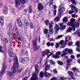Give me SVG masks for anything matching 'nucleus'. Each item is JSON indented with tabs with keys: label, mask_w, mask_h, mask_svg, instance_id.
Masks as SVG:
<instances>
[{
	"label": "nucleus",
	"mask_w": 80,
	"mask_h": 80,
	"mask_svg": "<svg viewBox=\"0 0 80 80\" xmlns=\"http://www.w3.org/2000/svg\"><path fill=\"white\" fill-rule=\"evenodd\" d=\"M18 68V58L17 56L14 57V62L12 69L10 72H8L7 75L10 76L11 78H13V75L16 73V70Z\"/></svg>",
	"instance_id": "nucleus-1"
},
{
	"label": "nucleus",
	"mask_w": 80,
	"mask_h": 80,
	"mask_svg": "<svg viewBox=\"0 0 80 80\" xmlns=\"http://www.w3.org/2000/svg\"><path fill=\"white\" fill-rule=\"evenodd\" d=\"M75 20V19L73 18H72L70 20V22L68 24V25L69 26H71V27H72L74 31H75V27H76L77 28H78L80 27L78 22H76L74 24H73Z\"/></svg>",
	"instance_id": "nucleus-2"
},
{
	"label": "nucleus",
	"mask_w": 80,
	"mask_h": 80,
	"mask_svg": "<svg viewBox=\"0 0 80 80\" xmlns=\"http://www.w3.org/2000/svg\"><path fill=\"white\" fill-rule=\"evenodd\" d=\"M63 25V23H61L59 24V25L61 27L60 28L58 27V25L57 24L55 25V26L54 27V28L55 29V33H57L59 29L61 31L64 30L65 29L66 26L65 25Z\"/></svg>",
	"instance_id": "nucleus-3"
},
{
	"label": "nucleus",
	"mask_w": 80,
	"mask_h": 80,
	"mask_svg": "<svg viewBox=\"0 0 80 80\" xmlns=\"http://www.w3.org/2000/svg\"><path fill=\"white\" fill-rule=\"evenodd\" d=\"M45 66H46V67L45 68V72H44V75L46 77L49 78L50 77V74L46 72H47V70H50V64L47 65V62H46L45 63Z\"/></svg>",
	"instance_id": "nucleus-4"
},
{
	"label": "nucleus",
	"mask_w": 80,
	"mask_h": 80,
	"mask_svg": "<svg viewBox=\"0 0 80 80\" xmlns=\"http://www.w3.org/2000/svg\"><path fill=\"white\" fill-rule=\"evenodd\" d=\"M37 38H36L35 40H33L32 42L33 47L34 51L40 49V45H38V46L37 47Z\"/></svg>",
	"instance_id": "nucleus-5"
},
{
	"label": "nucleus",
	"mask_w": 80,
	"mask_h": 80,
	"mask_svg": "<svg viewBox=\"0 0 80 80\" xmlns=\"http://www.w3.org/2000/svg\"><path fill=\"white\" fill-rule=\"evenodd\" d=\"M70 7H71V10L68 11V13L70 15H72L73 13H74L75 12H78V9L77 8V7L74 6L73 5H70Z\"/></svg>",
	"instance_id": "nucleus-6"
},
{
	"label": "nucleus",
	"mask_w": 80,
	"mask_h": 80,
	"mask_svg": "<svg viewBox=\"0 0 80 80\" xmlns=\"http://www.w3.org/2000/svg\"><path fill=\"white\" fill-rule=\"evenodd\" d=\"M63 53L62 54L61 56V57H63V56H65V55H66L68 53H67V52H68L69 53H71V54H72V52H73V50H68V48H66L63 51Z\"/></svg>",
	"instance_id": "nucleus-7"
},
{
	"label": "nucleus",
	"mask_w": 80,
	"mask_h": 80,
	"mask_svg": "<svg viewBox=\"0 0 80 80\" xmlns=\"http://www.w3.org/2000/svg\"><path fill=\"white\" fill-rule=\"evenodd\" d=\"M67 37H66L65 41L64 42H63V40H62L59 42L60 45H62L61 48H65V46H66V44H67V42H68V41L67 40Z\"/></svg>",
	"instance_id": "nucleus-8"
},
{
	"label": "nucleus",
	"mask_w": 80,
	"mask_h": 80,
	"mask_svg": "<svg viewBox=\"0 0 80 80\" xmlns=\"http://www.w3.org/2000/svg\"><path fill=\"white\" fill-rule=\"evenodd\" d=\"M53 21H51L49 26V32L52 34H53L54 33V32L53 31Z\"/></svg>",
	"instance_id": "nucleus-9"
},
{
	"label": "nucleus",
	"mask_w": 80,
	"mask_h": 80,
	"mask_svg": "<svg viewBox=\"0 0 80 80\" xmlns=\"http://www.w3.org/2000/svg\"><path fill=\"white\" fill-rule=\"evenodd\" d=\"M16 38V40L17 42L19 41V40L21 42H23V38L22 36H20L19 34L17 35Z\"/></svg>",
	"instance_id": "nucleus-10"
},
{
	"label": "nucleus",
	"mask_w": 80,
	"mask_h": 80,
	"mask_svg": "<svg viewBox=\"0 0 80 80\" xmlns=\"http://www.w3.org/2000/svg\"><path fill=\"white\" fill-rule=\"evenodd\" d=\"M27 0H16L15 1V6L17 7L19 4H20V2H21V3L24 4L25 3Z\"/></svg>",
	"instance_id": "nucleus-11"
},
{
	"label": "nucleus",
	"mask_w": 80,
	"mask_h": 80,
	"mask_svg": "<svg viewBox=\"0 0 80 80\" xmlns=\"http://www.w3.org/2000/svg\"><path fill=\"white\" fill-rule=\"evenodd\" d=\"M6 69H7V65H6L5 63H4L2 70L0 72L1 75H4V73H5Z\"/></svg>",
	"instance_id": "nucleus-12"
},
{
	"label": "nucleus",
	"mask_w": 80,
	"mask_h": 80,
	"mask_svg": "<svg viewBox=\"0 0 80 80\" xmlns=\"http://www.w3.org/2000/svg\"><path fill=\"white\" fill-rule=\"evenodd\" d=\"M50 53V50L47 49L42 52V57H45L46 55H48Z\"/></svg>",
	"instance_id": "nucleus-13"
},
{
	"label": "nucleus",
	"mask_w": 80,
	"mask_h": 80,
	"mask_svg": "<svg viewBox=\"0 0 80 80\" xmlns=\"http://www.w3.org/2000/svg\"><path fill=\"white\" fill-rule=\"evenodd\" d=\"M16 20L19 27H22V23L21 22V19L20 18H17Z\"/></svg>",
	"instance_id": "nucleus-14"
},
{
	"label": "nucleus",
	"mask_w": 80,
	"mask_h": 80,
	"mask_svg": "<svg viewBox=\"0 0 80 80\" xmlns=\"http://www.w3.org/2000/svg\"><path fill=\"white\" fill-rule=\"evenodd\" d=\"M29 23L27 21H25L24 23L23 24V25L24 27L25 28H28L29 27Z\"/></svg>",
	"instance_id": "nucleus-15"
},
{
	"label": "nucleus",
	"mask_w": 80,
	"mask_h": 80,
	"mask_svg": "<svg viewBox=\"0 0 80 80\" xmlns=\"http://www.w3.org/2000/svg\"><path fill=\"white\" fill-rule=\"evenodd\" d=\"M3 13L4 14H6L7 13L8 8L7 6H4L2 8Z\"/></svg>",
	"instance_id": "nucleus-16"
},
{
	"label": "nucleus",
	"mask_w": 80,
	"mask_h": 80,
	"mask_svg": "<svg viewBox=\"0 0 80 80\" xmlns=\"http://www.w3.org/2000/svg\"><path fill=\"white\" fill-rule=\"evenodd\" d=\"M0 22L1 23V26L2 27H3V25L4 24V17L3 16L0 17Z\"/></svg>",
	"instance_id": "nucleus-17"
},
{
	"label": "nucleus",
	"mask_w": 80,
	"mask_h": 80,
	"mask_svg": "<svg viewBox=\"0 0 80 80\" xmlns=\"http://www.w3.org/2000/svg\"><path fill=\"white\" fill-rule=\"evenodd\" d=\"M72 62V59H68L67 61V67H70V62Z\"/></svg>",
	"instance_id": "nucleus-18"
},
{
	"label": "nucleus",
	"mask_w": 80,
	"mask_h": 80,
	"mask_svg": "<svg viewBox=\"0 0 80 80\" xmlns=\"http://www.w3.org/2000/svg\"><path fill=\"white\" fill-rule=\"evenodd\" d=\"M12 32L13 33H17V35H19V32H18V29H17V28H16V27H14L12 30Z\"/></svg>",
	"instance_id": "nucleus-19"
},
{
	"label": "nucleus",
	"mask_w": 80,
	"mask_h": 80,
	"mask_svg": "<svg viewBox=\"0 0 80 80\" xmlns=\"http://www.w3.org/2000/svg\"><path fill=\"white\" fill-rule=\"evenodd\" d=\"M38 10H42L43 9V5L42 3H39L38 5Z\"/></svg>",
	"instance_id": "nucleus-20"
},
{
	"label": "nucleus",
	"mask_w": 80,
	"mask_h": 80,
	"mask_svg": "<svg viewBox=\"0 0 80 80\" xmlns=\"http://www.w3.org/2000/svg\"><path fill=\"white\" fill-rule=\"evenodd\" d=\"M59 8H60V9H59L58 10H60V11L63 12V10L65 9V7H64L63 4H62V3L59 6Z\"/></svg>",
	"instance_id": "nucleus-21"
},
{
	"label": "nucleus",
	"mask_w": 80,
	"mask_h": 80,
	"mask_svg": "<svg viewBox=\"0 0 80 80\" xmlns=\"http://www.w3.org/2000/svg\"><path fill=\"white\" fill-rule=\"evenodd\" d=\"M72 70L74 71V73H75V75H77L76 73H78L79 72L78 69L77 68H72Z\"/></svg>",
	"instance_id": "nucleus-22"
},
{
	"label": "nucleus",
	"mask_w": 80,
	"mask_h": 80,
	"mask_svg": "<svg viewBox=\"0 0 80 80\" xmlns=\"http://www.w3.org/2000/svg\"><path fill=\"white\" fill-rule=\"evenodd\" d=\"M24 60V63H27L28 62V60H29V58L28 57H25L23 58Z\"/></svg>",
	"instance_id": "nucleus-23"
},
{
	"label": "nucleus",
	"mask_w": 80,
	"mask_h": 80,
	"mask_svg": "<svg viewBox=\"0 0 80 80\" xmlns=\"http://www.w3.org/2000/svg\"><path fill=\"white\" fill-rule=\"evenodd\" d=\"M13 34H11L9 35V41H10V42L11 43V42L13 41Z\"/></svg>",
	"instance_id": "nucleus-24"
},
{
	"label": "nucleus",
	"mask_w": 80,
	"mask_h": 80,
	"mask_svg": "<svg viewBox=\"0 0 80 80\" xmlns=\"http://www.w3.org/2000/svg\"><path fill=\"white\" fill-rule=\"evenodd\" d=\"M14 54V53H13V51H11L10 52L8 53V55H9V57H11V58L13 57Z\"/></svg>",
	"instance_id": "nucleus-25"
},
{
	"label": "nucleus",
	"mask_w": 80,
	"mask_h": 80,
	"mask_svg": "<svg viewBox=\"0 0 80 80\" xmlns=\"http://www.w3.org/2000/svg\"><path fill=\"white\" fill-rule=\"evenodd\" d=\"M58 17H61V13L63 12V11H60V9H59V10H58Z\"/></svg>",
	"instance_id": "nucleus-26"
},
{
	"label": "nucleus",
	"mask_w": 80,
	"mask_h": 80,
	"mask_svg": "<svg viewBox=\"0 0 80 80\" xmlns=\"http://www.w3.org/2000/svg\"><path fill=\"white\" fill-rule=\"evenodd\" d=\"M67 18H68V17H64L62 19L63 22H66L67 23V22H68V19H67Z\"/></svg>",
	"instance_id": "nucleus-27"
},
{
	"label": "nucleus",
	"mask_w": 80,
	"mask_h": 80,
	"mask_svg": "<svg viewBox=\"0 0 80 80\" xmlns=\"http://www.w3.org/2000/svg\"><path fill=\"white\" fill-rule=\"evenodd\" d=\"M24 47V46L22 47V49L21 51V52L22 53H23V54H24V53H25V51H26V49H25V48H23Z\"/></svg>",
	"instance_id": "nucleus-28"
},
{
	"label": "nucleus",
	"mask_w": 80,
	"mask_h": 80,
	"mask_svg": "<svg viewBox=\"0 0 80 80\" xmlns=\"http://www.w3.org/2000/svg\"><path fill=\"white\" fill-rule=\"evenodd\" d=\"M41 60H42V59L40 57H38L37 58H36V60L38 63H40L41 62Z\"/></svg>",
	"instance_id": "nucleus-29"
},
{
	"label": "nucleus",
	"mask_w": 80,
	"mask_h": 80,
	"mask_svg": "<svg viewBox=\"0 0 80 80\" xmlns=\"http://www.w3.org/2000/svg\"><path fill=\"white\" fill-rule=\"evenodd\" d=\"M44 72H43L41 71L39 73V77L40 78H42L43 77V75H44Z\"/></svg>",
	"instance_id": "nucleus-30"
},
{
	"label": "nucleus",
	"mask_w": 80,
	"mask_h": 80,
	"mask_svg": "<svg viewBox=\"0 0 80 80\" xmlns=\"http://www.w3.org/2000/svg\"><path fill=\"white\" fill-rule=\"evenodd\" d=\"M72 30V28H68L66 32L67 33H70Z\"/></svg>",
	"instance_id": "nucleus-31"
},
{
	"label": "nucleus",
	"mask_w": 80,
	"mask_h": 80,
	"mask_svg": "<svg viewBox=\"0 0 80 80\" xmlns=\"http://www.w3.org/2000/svg\"><path fill=\"white\" fill-rule=\"evenodd\" d=\"M19 62L21 63H24V60H23V58H20L19 59Z\"/></svg>",
	"instance_id": "nucleus-32"
},
{
	"label": "nucleus",
	"mask_w": 80,
	"mask_h": 80,
	"mask_svg": "<svg viewBox=\"0 0 80 80\" xmlns=\"http://www.w3.org/2000/svg\"><path fill=\"white\" fill-rule=\"evenodd\" d=\"M69 75L70 76H71V77H72L73 75V72L71 71H69L68 72Z\"/></svg>",
	"instance_id": "nucleus-33"
},
{
	"label": "nucleus",
	"mask_w": 80,
	"mask_h": 80,
	"mask_svg": "<svg viewBox=\"0 0 80 80\" xmlns=\"http://www.w3.org/2000/svg\"><path fill=\"white\" fill-rule=\"evenodd\" d=\"M59 20H60V18L58 17L55 18L54 19V21L56 22H58Z\"/></svg>",
	"instance_id": "nucleus-34"
},
{
	"label": "nucleus",
	"mask_w": 80,
	"mask_h": 80,
	"mask_svg": "<svg viewBox=\"0 0 80 80\" xmlns=\"http://www.w3.org/2000/svg\"><path fill=\"white\" fill-rule=\"evenodd\" d=\"M74 34L75 35H77L78 37H80V32H78V31H77L76 32L74 33Z\"/></svg>",
	"instance_id": "nucleus-35"
},
{
	"label": "nucleus",
	"mask_w": 80,
	"mask_h": 80,
	"mask_svg": "<svg viewBox=\"0 0 80 80\" xmlns=\"http://www.w3.org/2000/svg\"><path fill=\"white\" fill-rule=\"evenodd\" d=\"M3 48L2 47V46H1L0 47V53H3Z\"/></svg>",
	"instance_id": "nucleus-36"
},
{
	"label": "nucleus",
	"mask_w": 80,
	"mask_h": 80,
	"mask_svg": "<svg viewBox=\"0 0 80 80\" xmlns=\"http://www.w3.org/2000/svg\"><path fill=\"white\" fill-rule=\"evenodd\" d=\"M52 58H54L55 59H57V58H60V56H52Z\"/></svg>",
	"instance_id": "nucleus-37"
},
{
	"label": "nucleus",
	"mask_w": 80,
	"mask_h": 80,
	"mask_svg": "<svg viewBox=\"0 0 80 80\" xmlns=\"http://www.w3.org/2000/svg\"><path fill=\"white\" fill-rule=\"evenodd\" d=\"M48 30L47 29L45 28L43 30V32L45 34H47L48 33Z\"/></svg>",
	"instance_id": "nucleus-38"
},
{
	"label": "nucleus",
	"mask_w": 80,
	"mask_h": 80,
	"mask_svg": "<svg viewBox=\"0 0 80 80\" xmlns=\"http://www.w3.org/2000/svg\"><path fill=\"white\" fill-rule=\"evenodd\" d=\"M58 63L59 64V65H63V62L60 61H58Z\"/></svg>",
	"instance_id": "nucleus-39"
},
{
	"label": "nucleus",
	"mask_w": 80,
	"mask_h": 80,
	"mask_svg": "<svg viewBox=\"0 0 80 80\" xmlns=\"http://www.w3.org/2000/svg\"><path fill=\"white\" fill-rule=\"evenodd\" d=\"M49 62L51 65H54L55 64V62L52 60H50Z\"/></svg>",
	"instance_id": "nucleus-40"
},
{
	"label": "nucleus",
	"mask_w": 80,
	"mask_h": 80,
	"mask_svg": "<svg viewBox=\"0 0 80 80\" xmlns=\"http://www.w3.org/2000/svg\"><path fill=\"white\" fill-rule=\"evenodd\" d=\"M53 0H50L49 2V5H52L53 4Z\"/></svg>",
	"instance_id": "nucleus-41"
},
{
	"label": "nucleus",
	"mask_w": 80,
	"mask_h": 80,
	"mask_svg": "<svg viewBox=\"0 0 80 80\" xmlns=\"http://www.w3.org/2000/svg\"><path fill=\"white\" fill-rule=\"evenodd\" d=\"M7 50H8V53H10V52H11V51H12V49H11V48H7Z\"/></svg>",
	"instance_id": "nucleus-42"
},
{
	"label": "nucleus",
	"mask_w": 80,
	"mask_h": 80,
	"mask_svg": "<svg viewBox=\"0 0 80 80\" xmlns=\"http://www.w3.org/2000/svg\"><path fill=\"white\" fill-rule=\"evenodd\" d=\"M45 24H46V25H49V21L48 20L45 21Z\"/></svg>",
	"instance_id": "nucleus-43"
},
{
	"label": "nucleus",
	"mask_w": 80,
	"mask_h": 80,
	"mask_svg": "<svg viewBox=\"0 0 80 80\" xmlns=\"http://www.w3.org/2000/svg\"><path fill=\"white\" fill-rule=\"evenodd\" d=\"M3 41L5 43H8V40H7V38H4Z\"/></svg>",
	"instance_id": "nucleus-44"
},
{
	"label": "nucleus",
	"mask_w": 80,
	"mask_h": 80,
	"mask_svg": "<svg viewBox=\"0 0 80 80\" xmlns=\"http://www.w3.org/2000/svg\"><path fill=\"white\" fill-rule=\"evenodd\" d=\"M76 45V46H78V47H80V42H75Z\"/></svg>",
	"instance_id": "nucleus-45"
},
{
	"label": "nucleus",
	"mask_w": 80,
	"mask_h": 80,
	"mask_svg": "<svg viewBox=\"0 0 80 80\" xmlns=\"http://www.w3.org/2000/svg\"><path fill=\"white\" fill-rule=\"evenodd\" d=\"M14 10V8H12L10 9V11H11V12L12 13H15V11Z\"/></svg>",
	"instance_id": "nucleus-46"
},
{
	"label": "nucleus",
	"mask_w": 80,
	"mask_h": 80,
	"mask_svg": "<svg viewBox=\"0 0 80 80\" xmlns=\"http://www.w3.org/2000/svg\"><path fill=\"white\" fill-rule=\"evenodd\" d=\"M72 44L73 42H69L68 43V46H71V45H72Z\"/></svg>",
	"instance_id": "nucleus-47"
},
{
	"label": "nucleus",
	"mask_w": 80,
	"mask_h": 80,
	"mask_svg": "<svg viewBox=\"0 0 80 80\" xmlns=\"http://www.w3.org/2000/svg\"><path fill=\"white\" fill-rule=\"evenodd\" d=\"M61 53H62V52H60V51H58L56 53V55L59 56V55H60Z\"/></svg>",
	"instance_id": "nucleus-48"
},
{
	"label": "nucleus",
	"mask_w": 80,
	"mask_h": 80,
	"mask_svg": "<svg viewBox=\"0 0 80 80\" xmlns=\"http://www.w3.org/2000/svg\"><path fill=\"white\" fill-rule=\"evenodd\" d=\"M24 6H23V5L21 6L20 7H19L18 8V9L19 10H22V9H23V8H24Z\"/></svg>",
	"instance_id": "nucleus-49"
},
{
	"label": "nucleus",
	"mask_w": 80,
	"mask_h": 80,
	"mask_svg": "<svg viewBox=\"0 0 80 80\" xmlns=\"http://www.w3.org/2000/svg\"><path fill=\"white\" fill-rule=\"evenodd\" d=\"M13 25V23H10L8 26V27H9V28H11L12 26Z\"/></svg>",
	"instance_id": "nucleus-50"
},
{
	"label": "nucleus",
	"mask_w": 80,
	"mask_h": 80,
	"mask_svg": "<svg viewBox=\"0 0 80 80\" xmlns=\"http://www.w3.org/2000/svg\"><path fill=\"white\" fill-rule=\"evenodd\" d=\"M30 25L31 28H33V24H32V23L30 22Z\"/></svg>",
	"instance_id": "nucleus-51"
},
{
	"label": "nucleus",
	"mask_w": 80,
	"mask_h": 80,
	"mask_svg": "<svg viewBox=\"0 0 80 80\" xmlns=\"http://www.w3.org/2000/svg\"><path fill=\"white\" fill-rule=\"evenodd\" d=\"M55 47L56 48H58L59 47V44H58V43H56Z\"/></svg>",
	"instance_id": "nucleus-52"
},
{
	"label": "nucleus",
	"mask_w": 80,
	"mask_h": 80,
	"mask_svg": "<svg viewBox=\"0 0 80 80\" xmlns=\"http://www.w3.org/2000/svg\"><path fill=\"white\" fill-rule=\"evenodd\" d=\"M76 50L77 52H80V49L79 48L77 47L76 49Z\"/></svg>",
	"instance_id": "nucleus-53"
},
{
	"label": "nucleus",
	"mask_w": 80,
	"mask_h": 80,
	"mask_svg": "<svg viewBox=\"0 0 80 80\" xmlns=\"http://www.w3.org/2000/svg\"><path fill=\"white\" fill-rule=\"evenodd\" d=\"M59 80H65V78L64 77H61L59 78Z\"/></svg>",
	"instance_id": "nucleus-54"
},
{
	"label": "nucleus",
	"mask_w": 80,
	"mask_h": 80,
	"mask_svg": "<svg viewBox=\"0 0 80 80\" xmlns=\"http://www.w3.org/2000/svg\"><path fill=\"white\" fill-rule=\"evenodd\" d=\"M63 37V35H60L58 36L57 37V39H58L59 38H62V37Z\"/></svg>",
	"instance_id": "nucleus-55"
},
{
	"label": "nucleus",
	"mask_w": 80,
	"mask_h": 80,
	"mask_svg": "<svg viewBox=\"0 0 80 80\" xmlns=\"http://www.w3.org/2000/svg\"><path fill=\"white\" fill-rule=\"evenodd\" d=\"M28 77H25L22 79V80H27L28 79Z\"/></svg>",
	"instance_id": "nucleus-56"
},
{
	"label": "nucleus",
	"mask_w": 80,
	"mask_h": 80,
	"mask_svg": "<svg viewBox=\"0 0 80 80\" xmlns=\"http://www.w3.org/2000/svg\"><path fill=\"white\" fill-rule=\"evenodd\" d=\"M22 70H23L22 68H21L19 69L18 70V73H20V72H22Z\"/></svg>",
	"instance_id": "nucleus-57"
},
{
	"label": "nucleus",
	"mask_w": 80,
	"mask_h": 80,
	"mask_svg": "<svg viewBox=\"0 0 80 80\" xmlns=\"http://www.w3.org/2000/svg\"><path fill=\"white\" fill-rule=\"evenodd\" d=\"M71 2L73 3V4H75L76 3V2L74 0H71Z\"/></svg>",
	"instance_id": "nucleus-58"
},
{
	"label": "nucleus",
	"mask_w": 80,
	"mask_h": 80,
	"mask_svg": "<svg viewBox=\"0 0 80 80\" xmlns=\"http://www.w3.org/2000/svg\"><path fill=\"white\" fill-rule=\"evenodd\" d=\"M47 46H48V47H50V42H48L47 43Z\"/></svg>",
	"instance_id": "nucleus-59"
},
{
	"label": "nucleus",
	"mask_w": 80,
	"mask_h": 80,
	"mask_svg": "<svg viewBox=\"0 0 80 80\" xmlns=\"http://www.w3.org/2000/svg\"><path fill=\"white\" fill-rule=\"evenodd\" d=\"M52 72L53 73H57V70L56 69H54L53 70Z\"/></svg>",
	"instance_id": "nucleus-60"
},
{
	"label": "nucleus",
	"mask_w": 80,
	"mask_h": 80,
	"mask_svg": "<svg viewBox=\"0 0 80 80\" xmlns=\"http://www.w3.org/2000/svg\"><path fill=\"white\" fill-rule=\"evenodd\" d=\"M25 55H28V51H27L26 50L24 53Z\"/></svg>",
	"instance_id": "nucleus-61"
},
{
	"label": "nucleus",
	"mask_w": 80,
	"mask_h": 80,
	"mask_svg": "<svg viewBox=\"0 0 80 80\" xmlns=\"http://www.w3.org/2000/svg\"><path fill=\"white\" fill-rule=\"evenodd\" d=\"M57 13V10H55L53 11V15L55 16L56 15V13Z\"/></svg>",
	"instance_id": "nucleus-62"
},
{
	"label": "nucleus",
	"mask_w": 80,
	"mask_h": 80,
	"mask_svg": "<svg viewBox=\"0 0 80 80\" xmlns=\"http://www.w3.org/2000/svg\"><path fill=\"white\" fill-rule=\"evenodd\" d=\"M70 58H72V59H73L75 58V56H74V55H72L70 56Z\"/></svg>",
	"instance_id": "nucleus-63"
},
{
	"label": "nucleus",
	"mask_w": 80,
	"mask_h": 80,
	"mask_svg": "<svg viewBox=\"0 0 80 80\" xmlns=\"http://www.w3.org/2000/svg\"><path fill=\"white\" fill-rule=\"evenodd\" d=\"M50 80H56V78H51Z\"/></svg>",
	"instance_id": "nucleus-64"
}]
</instances>
